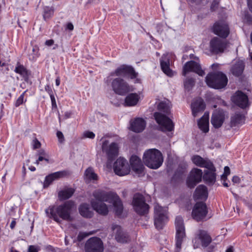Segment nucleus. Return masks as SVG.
Returning <instances> with one entry per match:
<instances>
[{
  "mask_svg": "<svg viewBox=\"0 0 252 252\" xmlns=\"http://www.w3.org/2000/svg\"><path fill=\"white\" fill-rule=\"evenodd\" d=\"M191 110H204L206 103L201 97H197L192 100L191 104Z\"/></svg>",
  "mask_w": 252,
  "mask_h": 252,
  "instance_id": "obj_34",
  "label": "nucleus"
},
{
  "mask_svg": "<svg viewBox=\"0 0 252 252\" xmlns=\"http://www.w3.org/2000/svg\"><path fill=\"white\" fill-rule=\"evenodd\" d=\"M231 100L241 109H246L249 106L248 96L241 91L236 92L232 96Z\"/></svg>",
  "mask_w": 252,
  "mask_h": 252,
  "instance_id": "obj_19",
  "label": "nucleus"
},
{
  "mask_svg": "<svg viewBox=\"0 0 252 252\" xmlns=\"http://www.w3.org/2000/svg\"><path fill=\"white\" fill-rule=\"evenodd\" d=\"M132 170L136 174L141 176L144 174V166L141 159L136 155H132L129 160Z\"/></svg>",
  "mask_w": 252,
  "mask_h": 252,
  "instance_id": "obj_21",
  "label": "nucleus"
},
{
  "mask_svg": "<svg viewBox=\"0 0 252 252\" xmlns=\"http://www.w3.org/2000/svg\"><path fill=\"white\" fill-rule=\"evenodd\" d=\"M216 168L215 170H209L205 172L203 175V180L208 185H213L216 181Z\"/></svg>",
  "mask_w": 252,
  "mask_h": 252,
  "instance_id": "obj_35",
  "label": "nucleus"
},
{
  "mask_svg": "<svg viewBox=\"0 0 252 252\" xmlns=\"http://www.w3.org/2000/svg\"><path fill=\"white\" fill-rule=\"evenodd\" d=\"M66 175V171H60L56 172L51 174H49L48 175L45 177L43 187L44 189L47 188L52 183V182L59 178L63 177Z\"/></svg>",
  "mask_w": 252,
  "mask_h": 252,
  "instance_id": "obj_26",
  "label": "nucleus"
},
{
  "mask_svg": "<svg viewBox=\"0 0 252 252\" xmlns=\"http://www.w3.org/2000/svg\"><path fill=\"white\" fill-rule=\"evenodd\" d=\"M75 192L72 188H67L58 192V197L60 200H64L70 198Z\"/></svg>",
  "mask_w": 252,
  "mask_h": 252,
  "instance_id": "obj_36",
  "label": "nucleus"
},
{
  "mask_svg": "<svg viewBox=\"0 0 252 252\" xmlns=\"http://www.w3.org/2000/svg\"><path fill=\"white\" fill-rule=\"evenodd\" d=\"M74 29V26L71 23H68L66 25V29L69 31H72Z\"/></svg>",
  "mask_w": 252,
  "mask_h": 252,
  "instance_id": "obj_60",
  "label": "nucleus"
},
{
  "mask_svg": "<svg viewBox=\"0 0 252 252\" xmlns=\"http://www.w3.org/2000/svg\"><path fill=\"white\" fill-rule=\"evenodd\" d=\"M245 68V63L243 61L236 62L232 66L231 71L233 75L239 76L242 75Z\"/></svg>",
  "mask_w": 252,
  "mask_h": 252,
  "instance_id": "obj_33",
  "label": "nucleus"
},
{
  "mask_svg": "<svg viewBox=\"0 0 252 252\" xmlns=\"http://www.w3.org/2000/svg\"><path fill=\"white\" fill-rule=\"evenodd\" d=\"M212 31L215 34L222 38H226L230 33L228 24L222 20L215 22L213 26Z\"/></svg>",
  "mask_w": 252,
  "mask_h": 252,
  "instance_id": "obj_14",
  "label": "nucleus"
},
{
  "mask_svg": "<svg viewBox=\"0 0 252 252\" xmlns=\"http://www.w3.org/2000/svg\"><path fill=\"white\" fill-rule=\"evenodd\" d=\"M232 181L234 183L239 184L240 183L241 179L238 176H234L233 177Z\"/></svg>",
  "mask_w": 252,
  "mask_h": 252,
  "instance_id": "obj_55",
  "label": "nucleus"
},
{
  "mask_svg": "<svg viewBox=\"0 0 252 252\" xmlns=\"http://www.w3.org/2000/svg\"><path fill=\"white\" fill-rule=\"evenodd\" d=\"M57 136L58 138L59 141L60 143H62L64 141V136L63 133L60 131H58L57 132Z\"/></svg>",
  "mask_w": 252,
  "mask_h": 252,
  "instance_id": "obj_49",
  "label": "nucleus"
},
{
  "mask_svg": "<svg viewBox=\"0 0 252 252\" xmlns=\"http://www.w3.org/2000/svg\"><path fill=\"white\" fill-rule=\"evenodd\" d=\"M154 117L156 122L159 125L163 131H171L174 129V124L172 121L166 116L156 112Z\"/></svg>",
  "mask_w": 252,
  "mask_h": 252,
  "instance_id": "obj_9",
  "label": "nucleus"
},
{
  "mask_svg": "<svg viewBox=\"0 0 252 252\" xmlns=\"http://www.w3.org/2000/svg\"><path fill=\"white\" fill-rule=\"evenodd\" d=\"M219 1L218 0H214L211 6L212 11H215L218 8Z\"/></svg>",
  "mask_w": 252,
  "mask_h": 252,
  "instance_id": "obj_52",
  "label": "nucleus"
},
{
  "mask_svg": "<svg viewBox=\"0 0 252 252\" xmlns=\"http://www.w3.org/2000/svg\"><path fill=\"white\" fill-rule=\"evenodd\" d=\"M37 159H38V161H42L43 160H45L47 162H49L48 158L43 157V156H39V157H38Z\"/></svg>",
  "mask_w": 252,
  "mask_h": 252,
  "instance_id": "obj_61",
  "label": "nucleus"
},
{
  "mask_svg": "<svg viewBox=\"0 0 252 252\" xmlns=\"http://www.w3.org/2000/svg\"><path fill=\"white\" fill-rule=\"evenodd\" d=\"M189 72H193L199 76H203L205 75V72L201 69L200 65L193 61L186 63L183 66L182 75L185 76Z\"/></svg>",
  "mask_w": 252,
  "mask_h": 252,
  "instance_id": "obj_20",
  "label": "nucleus"
},
{
  "mask_svg": "<svg viewBox=\"0 0 252 252\" xmlns=\"http://www.w3.org/2000/svg\"><path fill=\"white\" fill-rule=\"evenodd\" d=\"M111 87L113 91L117 94L125 95L134 91L132 86L129 85L125 80L118 77L111 81Z\"/></svg>",
  "mask_w": 252,
  "mask_h": 252,
  "instance_id": "obj_6",
  "label": "nucleus"
},
{
  "mask_svg": "<svg viewBox=\"0 0 252 252\" xmlns=\"http://www.w3.org/2000/svg\"><path fill=\"white\" fill-rule=\"evenodd\" d=\"M75 206L74 202L72 200L65 201L58 206H49L45 210V213L49 218L53 219L57 222H60V219L64 220L71 221V213Z\"/></svg>",
  "mask_w": 252,
  "mask_h": 252,
  "instance_id": "obj_1",
  "label": "nucleus"
},
{
  "mask_svg": "<svg viewBox=\"0 0 252 252\" xmlns=\"http://www.w3.org/2000/svg\"><path fill=\"white\" fill-rule=\"evenodd\" d=\"M230 168L228 166H226L224 168V173L221 176V179L225 178L227 177L228 175L230 174Z\"/></svg>",
  "mask_w": 252,
  "mask_h": 252,
  "instance_id": "obj_47",
  "label": "nucleus"
},
{
  "mask_svg": "<svg viewBox=\"0 0 252 252\" xmlns=\"http://www.w3.org/2000/svg\"><path fill=\"white\" fill-rule=\"evenodd\" d=\"M195 85V80L193 78H187L184 81L185 89L187 91H190Z\"/></svg>",
  "mask_w": 252,
  "mask_h": 252,
  "instance_id": "obj_41",
  "label": "nucleus"
},
{
  "mask_svg": "<svg viewBox=\"0 0 252 252\" xmlns=\"http://www.w3.org/2000/svg\"><path fill=\"white\" fill-rule=\"evenodd\" d=\"M50 96L51 100L53 109L57 108V104L56 103V99H55L54 95L51 94V96Z\"/></svg>",
  "mask_w": 252,
  "mask_h": 252,
  "instance_id": "obj_53",
  "label": "nucleus"
},
{
  "mask_svg": "<svg viewBox=\"0 0 252 252\" xmlns=\"http://www.w3.org/2000/svg\"><path fill=\"white\" fill-rule=\"evenodd\" d=\"M85 175L89 180H97L98 176L94 171L92 167H88L85 172Z\"/></svg>",
  "mask_w": 252,
  "mask_h": 252,
  "instance_id": "obj_39",
  "label": "nucleus"
},
{
  "mask_svg": "<svg viewBox=\"0 0 252 252\" xmlns=\"http://www.w3.org/2000/svg\"><path fill=\"white\" fill-rule=\"evenodd\" d=\"M176 228V247L178 252L181 248L184 238L186 237L185 228L184 220L182 217L177 216L176 218L175 221Z\"/></svg>",
  "mask_w": 252,
  "mask_h": 252,
  "instance_id": "obj_7",
  "label": "nucleus"
},
{
  "mask_svg": "<svg viewBox=\"0 0 252 252\" xmlns=\"http://www.w3.org/2000/svg\"><path fill=\"white\" fill-rule=\"evenodd\" d=\"M54 43V41L53 39L47 40L45 42V45L48 46H51L53 45Z\"/></svg>",
  "mask_w": 252,
  "mask_h": 252,
  "instance_id": "obj_58",
  "label": "nucleus"
},
{
  "mask_svg": "<svg viewBox=\"0 0 252 252\" xmlns=\"http://www.w3.org/2000/svg\"><path fill=\"white\" fill-rule=\"evenodd\" d=\"M208 213L207 207L206 204L203 202H197L192 210V217L199 221L203 220Z\"/></svg>",
  "mask_w": 252,
  "mask_h": 252,
  "instance_id": "obj_11",
  "label": "nucleus"
},
{
  "mask_svg": "<svg viewBox=\"0 0 252 252\" xmlns=\"http://www.w3.org/2000/svg\"><path fill=\"white\" fill-rule=\"evenodd\" d=\"M132 205L134 211L140 216L146 215L149 213V205L146 203L145 197L141 193L134 194Z\"/></svg>",
  "mask_w": 252,
  "mask_h": 252,
  "instance_id": "obj_5",
  "label": "nucleus"
},
{
  "mask_svg": "<svg viewBox=\"0 0 252 252\" xmlns=\"http://www.w3.org/2000/svg\"><path fill=\"white\" fill-rule=\"evenodd\" d=\"M146 123L141 118H136L130 121L129 129L136 133L142 132L145 128Z\"/></svg>",
  "mask_w": 252,
  "mask_h": 252,
  "instance_id": "obj_24",
  "label": "nucleus"
},
{
  "mask_svg": "<svg viewBox=\"0 0 252 252\" xmlns=\"http://www.w3.org/2000/svg\"><path fill=\"white\" fill-rule=\"evenodd\" d=\"M197 238L201 241L202 247H207L212 242V238L208 233L203 230H199L196 235Z\"/></svg>",
  "mask_w": 252,
  "mask_h": 252,
  "instance_id": "obj_30",
  "label": "nucleus"
},
{
  "mask_svg": "<svg viewBox=\"0 0 252 252\" xmlns=\"http://www.w3.org/2000/svg\"><path fill=\"white\" fill-rule=\"evenodd\" d=\"M33 148L34 149H36L40 147L41 144L40 142L36 139L35 138L33 140Z\"/></svg>",
  "mask_w": 252,
  "mask_h": 252,
  "instance_id": "obj_51",
  "label": "nucleus"
},
{
  "mask_svg": "<svg viewBox=\"0 0 252 252\" xmlns=\"http://www.w3.org/2000/svg\"><path fill=\"white\" fill-rule=\"evenodd\" d=\"M38 155L39 156H43V157L48 158V155L43 150H40L38 151Z\"/></svg>",
  "mask_w": 252,
  "mask_h": 252,
  "instance_id": "obj_56",
  "label": "nucleus"
},
{
  "mask_svg": "<svg viewBox=\"0 0 252 252\" xmlns=\"http://www.w3.org/2000/svg\"><path fill=\"white\" fill-rule=\"evenodd\" d=\"M154 224L158 229H162L167 220L166 208L156 204L154 207Z\"/></svg>",
  "mask_w": 252,
  "mask_h": 252,
  "instance_id": "obj_8",
  "label": "nucleus"
},
{
  "mask_svg": "<svg viewBox=\"0 0 252 252\" xmlns=\"http://www.w3.org/2000/svg\"><path fill=\"white\" fill-rule=\"evenodd\" d=\"M58 117L60 121L61 120H63L64 119H67L70 117L71 115V112L69 111H66L64 113V116L61 115L59 111H58Z\"/></svg>",
  "mask_w": 252,
  "mask_h": 252,
  "instance_id": "obj_44",
  "label": "nucleus"
},
{
  "mask_svg": "<svg viewBox=\"0 0 252 252\" xmlns=\"http://www.w3.org/2000/svg\"><path fill=\"white\" fill-rule=\"evenodd\" d=\"M83 135L85 137L89 138L90 139H94L95 137L94 133L90 131H86L84 132Z\"/></svg>",
  "mask_w": 252,
  "mask_h": 252,
  "instance_id": "obj_48",
  "label": "nucleus"
},
{
  "mask_svg": "<svg viewBox=\"0 0 252 252\" xmlns=\"http://www.w3.org/2000/svg\"><path fill=\"white\" fill-rule=\"evenodd\" d=\"M45 89L46 91H47L48 93L50 96H51V94L53 95L52 90L51 87L49 85H47L46 86H45Z\"/></svg>",
  "mask_w": 252,
  "mask_h": 252,
  "instance_id": "obj_57",
  "label": "nucleus"
},
{
  "mask_svg": "<svg viewBox=\"0 0 252 252\" xmlns=\"http://www.w3.org/2000/svg\"><path fill=\"white\" fill-rule=\"evenodd\" d=\"M247 111H236L230 117V122L226 127L227 130H230L231 128H238L245 123L246 116Z\"/></svg>",
  "mask_w": 252,
  "mask_h": 252,
  "instance_id": "obj_12",
  "label": "nucleus"
},
{
  "mask_svg": "<svg viewBox=\"0 0 252 252\" xmlns=\"http://www.w3.org/2000/svg\"><path fill=\"white\" fill-rule=\"evenodd\" d=\"M93 196L98 200L112 204L115 214L119 218L122 217L124 210L123 204L120 197L116 192L97 189L93 192Z\"/></svg>",
  "mask_w": 252,
  "mask_h": 252,
  "instance_id": "obj_2",
  "label": "nucleus"
},
{
  "mask_svg": "<svg viewBox=\"0 0 252 252\" xmlns=\"http://www.w3.org/2000/svg\"><path fill=\"white\" fill-rule=\"evenodd\" d=\"M104 202L94 198L91 200V204L94 210L99 214L106 216L109 210L107 205Z\"/></svg>",
  "mask_w": 252,
  "mask_h": 252,
  "instance_id": "obj_22",
  "label": "nucleus"
},
{
  "mask_svg": "<svg viewBox=\"0 0 252 252\" xmlns=\"http://www.w3.org/2000/svg\"><path fill=\"white\" fill-rule=\"evenodd\" d=\"M226 45L225 41L218 37H214L210 41V50L215 54L222 53L226 49Z\"/></svg>",
  "mask_w": 252,
  "mask_h": 252,
  "instance_id": "obj_18",
  "label": "nucleus"
},
{
  "mask_svg": "<svg viewBox=\"0 0 252 252\" xmlns=\"http://www.w3.org/2000/svg\"><path fill=\"white\" fill-rule=\"evenodd\" d=\"M191 160L196 166L200 167H205L209 170H215L213 163L208 159H204L198 155L192 157Z\"/></svg>",
  "mask_w": 252,
  "mask_h": 252,
  "instance_id": "obj_23",
  "label": "nucleus"
},
{
  "mask_svg": "<svg viewBox=\"0 0 252 252\" xmlns=\"http://www.w3.org/2000/svg\"><path fill=\"white\" fill-rule=\"evenodd\" d=\"M60 84V79L59 77H58L56 79V85L59 86Z\"/></svg>",
  "mask_w": 252,
  "mask_h": 252,
  "instance_id": "obj_64",
  "label": "nucleus"
},
{
  "mask_svg": "<svg viewBox=\"0 0 252 252\" xmlns=\"http://www.w3.org/2000/svg\"><path fill=\"white\" fill-rule=\"evenodd\" d=\"M16 221L15 220H13L11 223H10V227L11 228V229H13L15 226V225H16Z\"/></svg>",
  "mask_w": 252,
  "mask_h": 252,
  "instance_id": "obj_63",
  "label": "nucleus"
},
{
  "mask_svg": "<svg viewBox=\"0 0 252 252\" xmlns=\"http://www.w3.org/2000/svg\"><path fill=\"white\" fill-rule=\"evenodd\" d=\"M116 239L118 242L122 243H127L129 241L128 236L126 234L122 232V231L116 233Z\"/></svg>",
  "mask_w": 252,
  "mask_h": 252,
  "instance_id": "obj_40",
  "label": "nucleus"
},
{
  "mask_svg": "<svg viewBox=\"0 0 252 252\" xmlns=\"http://www.w3.org/2000/svg\"><path fill=\"white\" fill-rule=\"evenodd\" d=\"M186 166H183L180 165L176 170L175 175L179 174V176L183 174L186 171Z\"/></svg>",
  "mask_w": 252,
  "mask_h": 252,
  "instance_id": "obj_46",
  "label": "nucleus"
},
{
  "mask_svg": "<svg viewBox=\"0 0 252 252\" xmlns=\"http://www.w3.org/2000/svg\"><path fill=\"white\" fill-rule=\"evenodd\" d=\"M221 179L223 181V185L225 187H228V186H229V185H228L229 181H227V177H226V179L225 178H223V179Z\"/></svg>",
  "mask_w": 252,
  "mask_h": 252,
  "instance_id": "obj_59",
  "label": "nucleus"
},
{
  "mask_svg": "<svg viewBox=\"0 0 252 252\" xmlns=\"http://www.w3.org/2000/svg\"><path fill=\"white\" fill-rule=\"evenodd\" d=\"M110 75L122 77L129 76L131 79H134L137 77V73L132 66L123 64L118 67L115 71L111 72Z\"/></svg>",
  "mask_w": 252,
  "mask_h": 252,
  "instance_id": "obj_16",
  "label": "nucleus"
},
{
  "mask_svg": "<svg viewBox=\"0 0 252 252\" xmlns=\"http://www.w3.org/2000/svg\"><path fill=\"white\" fill-rule=\"evenodd\" d=\"M207 85L212 88L220 89L224 88L228 82L226 75L221 72L209 73L205 78Z\"/></svg>",
  "mask_w": 252,
  "mask_h": 252,
  "instance_id": "obj_4",
  "label": "nucleus"
},
{
  "mask_svg": "<svg viewBox=\"0 0 252 252\" xmlns=\"http://www.w3.org/2000/svg\"><path fill=\"white\" fill-rule=\"evenodd\" d=\"M78 210L80 215L84 218L90 219L93 216V212L91 210L90 205L87 203H84L80 204Z\"/></svg>",
  "mask_w": 252,
  "mask_h": 252,
  "instance_id": "obj_31",
  "label": "nucleus"
},
{
  "mask_svg": "<svg viewBox=\"0 0 252 252\" xmlns=\"http://www.w3.org/2000/svg\"><path fill=\"white\" fill-rule=\"evenodd\" d=\"M85 249L86 252H103V244L99 238L92 237L87 241Z\"/></svg>",
  "mask_w": 252,
  "mask_h": 252,
  "instance_id": "obj_13",
  "label": "nucleus"
},
{
  "mask_svg": "<svg viewBox=\"0 0 252 252\" xmlns=\"http://www.w3.org/2000/svg\"><path fill=\"white\" fill-rule=\"evenodd\" d=\"M143 160L149 168L157 169L162 164L163 158L160 151L156 149H150L144 152Z\"/></svg>",
  "mask_w": 252,
  "mask_h": 252,
  "instance_id": "obj_3",
  "label": "nucleus"
},
{
  "mask_svg": "<svg viewBox=\"0 0 252 252\" xmlns=\"http://www.w3.org/2000/svg\"><path fill=\"white\" fill-rule=\"evenodd\" d=\"M193 197L195 200H206L208 197L207 188L202 185L198 186L195 190Z\"/></svg>",
  "mask_w": 252,
  "mask_h": 252,
  "instance_id": "obj_28",
  "label": "nucleus"
},
{
  "mask_svg": "<svg viewBox=\"0 0 252 252\" xmlns=\"http://www.w3.org/2000/svg\"><path fill=\"white\" fill-rule=\"evenodd\" d=\"M40 250V248L38 246L30 245L28 250V252H38Z\"/></svg>",
  "mask_w": 252,
  "mask_h": 252,
  "instance_id": "obj_45",
  "label": "nucleus"
},
{
  "mask_svg": "<svg viewBox=\"0 0 252 252\" xmlns=\"http://www.w3.org/2000/svg\"><path fill=\"white\" fill-rule=\"evenodd\" d=\"M202 177V170L198 168H193L187 179V186L190 189L194 188L201 181Z\"/></svg>",
  "mask_w": 252,
  "mask_h": 252,
  "instance_id": "obj_17",
  "label": "nucleus"
},
{
  "mask_svg": "<svg viewBox=\"0 0 252 252\" xmlns=\"http://www.w3.org/2000/svg\"><path fill=\"white\" fill-rule=\"evenodd\" d=\"M24 94L23 93L17 99V100L16 101V103H15V105L16 106H19L20 105L22 104L23 103V102H24Z\"/></svg>",
  "mask_w": 252,
  "mask_h": 252,
  "instance_id": "obj_50",
  "label": "nucleus"
},
{
  "mask_svg": "<svg viewBox=\"0 0 252 252\" xmlns=\"http://www.w3.org/2000/svg\"><path fill=\"white\" fill-rule=\"evenodd\" d=\"M209 113L205 112L203 116L198 120L197 125L199 128L203 132L207 133L209 130Z\"/></svg>",
  "mask_w": 252,
  "mask_h": 252,
  "instance_id": "obj_29",
  "label": "nucleus"
},
{
  "mask_svg": "<svg viewBox=\"0 0 252 252\" xmlns=\"http://www.w3.org/2000/svg\"><path fill=\"white\" fill-rule=\"evenodd\" d=\"M225 118L223 111H214L211 117V123L214 128H219L223 125Z\"/></svg>",
  "mask_w": 252,
  "mask_h": 252,
  "instance_id": "obj_25",
  "label": "nucleus"
},
{
  "mask_svg": "<svg viewBox=\"0 0 252 252\" xmlns=\"http://www.w3.org/2000/svg\"><path fill=\"white\" fill-rule=\"evenodd\" d=\"M158 110H170L172 108L171 102L167 99L160 101L157 104Z\"/></svg>",
  "mask_w": 252,
  "mask_h": 252,
  "instance_id": "obj_38",
  "label": "nucleus"
},
{
  "mask_svg": "<svg viewBox=\"0 0 252 252\" xmlns=\"http://www.w3.org/2000/svg\"><path fill=\"white\" fill-rule=\"evenodd\" d=\"M93 232H79L77 236V240L79 241H82L84 238L88 237L90 235L93 234Z\"/></svg>",
  "mask_w": 252,
  "mask_h": 252,
  "instance_id": "obj_43",
  "label": "nucleus"
},
{
  "mask_svg": "<svg viewBox=\"0 0 252 252\" xmlns=\"http://www.w3.org/2000/svg\"><path fill=\"white\" fill-rule=\"evenodd\" d=\"M108 140H105L102 144V150L107 156L108 161L112 162L118 156L119 147L117 143L112 142L110 145Z\"/></svg>",
  "mask_w": 252,
  "mask_h": 252,
  "instance_id": "obj_10",
  "label": "nucleus"
},
{
  "mask_svg": "<svg viewBox=\"0 0 252 252\" xmlns=\"http://www.w3.org/2000/svg\"><path fill=\"white\" fill-rule=\"evenodd\" d=\"M160 64L162 71L169 77L173 76V72L170 68V57L168 54H163L160 59Z\"/></svg>",
  "mask_w": 252,
  "mask_h": 252,
  "instance_id": "obj_27",
  "label": "nucleus"
},
{
  "mask_svg": "<svg viewBox=\"0 0 252 252\" xmlns=\"http://www.w3.org/2000/svg\"><path fill=\"white\" fill-rule=\"evenodd\" d=\"M248 5L250 11L252 12V0H248Z\"/></svg>",
  "mask_w": 252,
  "mask_h": 252,
  "instance_id": "obj_62",
  "label": "nucleus"
},
{
  "mask_svg": "<svg viewBox=\"0 0 252 252\" xmlns=\"http://www.w3.org/2000/svg\"><path fill=\"white\" fill-rule=\"evenodd\" d=\"M112 229L114 231L115 230H117V233L118 232L121 231V227L120 225H117L116 224H113L112 225Z\"/></svg>",
  "mask_w": 252,
  "mask_h": 252,
  "instance_id": "obj_54",
  "label": "nucleus"
},
{
  "mask_svg": "<svg viewBox=\"0 0 252 252\" xmlns=\"http://www.w3.org/2000/svg\"><path fill=\"white\" fill-rule=\"evenodd\" d=\"M14 71L19 74L24 79L27 81L30 75V72L23 65L18 63Z\"/></svg>",
  "mask_w": 252,
  "mask_h": 252,
  "instance_id": "obj_37",
  "label": "nucleus"
},
{
  "mask_svg": "<svg viewBox=\"0 0 252 252\" xmlns=\"http://www.w3.org/2000/svg\"><path fill=\"white\" fill-rule=\"evenodd\" d=\"M53 10L49 7L44 8L43 17L45 20L49 18L53 14Z\"/></svg>",
  "mask_w": 252,
  "mask_h": 252,
  "instance_id": "obj_42",
  "label": "nucleus"
},
{
  "mask_svg": "<svg viewBox=\"0 0 252 252\" xmlns=\"http://www.w3.org/2000/svg\"><path fill=\"white\" fill-rule=\"evenodd\" d=\"M140 95L137 93L128 94L125 99V104L127 106L136 105L140 99Z\"/></svg>",
  "mask_w": 252,
  "mask_h": 252,
  "instance_id": "obj_32",
  "label": "nucleus"
},
{
  "mask_svg": "<svg viewBox=\"0 0 252 252\" xmlns=\"http://www.w3.org/2000/svg\"><path fill=\"white\" fill-rule=\"evenodd\" d=\"M114 171L117 175L122 176L128 174L130 171L129 164L124 158H120L114 162Z\"/></svg>",
  "mask_w": 252,
  "mask_h": 252,
  "instance_id": "obj_15",
  "label": "nucleus"
}]
</instances>
